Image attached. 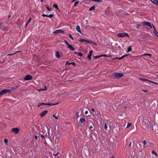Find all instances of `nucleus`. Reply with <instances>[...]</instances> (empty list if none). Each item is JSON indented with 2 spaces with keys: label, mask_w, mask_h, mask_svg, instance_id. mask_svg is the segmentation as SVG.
<instances>
[{
  "label": "nucleus",
  "mask_w": 158,
  "mask_h": 158,
  "mask_svg": "<svg viewBox=\"0 0 158 158\" xmlns=\"http://www.w3.org/2000/svg\"><path fill=\"white\" fill-rule=\"evenodd\" d=\"M113 76L116 78L117 79H118L123 77L124 75L123 73H114L113 74Z\"/></svg>",
  "instance_id": "f257e3e1"
},
{
  "label": "nucleus",
  "mask_w": 158,
  "mask_h": 158,
  "mask_svg": "<svg viewBox=\"0 0 158 158\" xmlns=\"http://www.w3.org/2000/svg\"><path fill=\"white\" fill-rule=\"evenodd\" d=\"M79 41H81V42H85L87 43L93 44L95 45H97V44L96 43L94 42V41H92V40H87L82 39L79 40Z\"/></svg>",
  "instance_id": "f03ea898"
},
{
  "label": "nucleus",
  "mask_w": 158,
  "mask_h": 158,
  "mask_svg": "<svg viewBox=\"0 0 158 158\" xmlns=\"http://www.w3.org/2000/svg\"><path fill=\"white\" fill-rule=\"evenodd\" d=\"M11 90L10 89H4L0 91V96L7 93L10 92Z\"/></svg>",
  "instance_id": "7ed1b4c3"
},
{
  "label": "nucleus",
  "mask_w": 158,
  "mask_h": 158,
  "mask_svg": "<svg viewBox=\"0 0 158 158\" xmlns=\"http://www.w3.org/2000/svg\"><path fill=\"white\" fill-rule=\"evenodd\" d=\"M117 36L118 37H123L126 36L129 37V35L126 33H119L117 34Z\"/></svg>",
  "instance_id": "20e7f679"
},
{
  "label": "nucleus",
  "mask_w": 158,
  "mask_h": 158,
  "mask_svg": "<svg viewBox=\"0 0 158 158\" xmlns=\"http://www.w3.org/2000/svg\"><path fill=\"white\" fill-rule=\"evenodd\" d=\"M152 128L155 132L158 133V126L156 124H154L152 127Z\"/></svg>",
  "instance_id": "39448f33"
},
{
  "label": "nucleus",
  "mask_w": 158,
  "mask_h": 158,
  "mask_svg": "<svg viewBox=\"0 0 158 158\" xmlns=\"http://www.w3.org/2000/svg\"><path fill=\"white\" fill-rule=\"evenodd\" d=\"M20 130L18 127L14 128L11 129L12 132H13L15 134H17L19 132Z\"/></svg>",
  "instance_id": "423d86ee"
},
{
  "label": "nucleus",
  "mask_w": 158,
  "mask_h": 158,
  "mask_svg": "<svg viewBox=\"0 0 158 158\" xmlns=\"http://www.w3.org/2000/svg\"><path fill=\"white\" fill-rule=\"evenodd\" d=\"M32 79V76L30 75H27L24 78V79L25 81L30 80Z\"/></svg>",
  "instance_id": "0eeeda50"
},
{
  "label": "nucleus",
  "mask_w": 158,
  "mask_h": 158,
  "mask_svg": "<svg viewBox=\"0 0 158 158\" xmlns=\"http://www.w3.org/2000/svg\"><path fill=\"white\" fill-rule=\"evenodd\" d=\"M142 23L143 24V25H146L147 26L150 27L151 28H152V27L150 22L144 21L142 22Z\"/></svg>",
  "instance_id": "6e6552de"
},
{
  "label": "nucleus",
  "mask_w": 158,
  "mask_h": 158,
  "mask_svg": "<svg viewBox=\"0 0 158 158\" xmlns=\"http://www.w3.org/2000/svg\"><path fill=\"white\" fill-rule=\"evenodd\" d=\"M48 111L47 110H45L41 112L40 114V117L41 118H42L44 117L45 115L46 114L48 113Z\"/></svg>",
  "instance_id": "1a4fd4ad"
},
{
  "label": "nucleus",
  "mask_w": 158,
  "mask_h": 158,
  "mask_svg": "<svg viewBox=\"0 0 158 158\" xmlns=\"http://www.w3.org/2000/svg\"><path fill=\"white\" fill-rule=\"evenodd\" d=\"M64 33V31L62 30H57L53 32V33L54 34L58 33Z\"/></svg>",
  "instance_id": "9d476101"
},
{
  "label": "nucleus",
  "mask_w": 158,
  "mask_h": 158,
  "mask_svg": "<svg viewBox=\"0 0 158 158\" xmlns=\"http://www.w3.org/2000/svg\"><path fill=\"white\" fill-rule=\"evenodd\" d=\"M67 48L72 51H74L75 49V48L73 47V46L70 44L68 46Z\"/></svg>",
  "instance_id": "9b49d317"
},
{
  "label": "nucleus",
  "mask_w": 158,
  "mask_h": 158,
  "mask_svg": "<svg viewBox=\"0 0 158 158\" xmlns=\"http://www.w3.org/2000/svg\"><path fill=\"white\" fill-rule=\"evenodd\" d=\"M131 56V55H130V54H126V55H123V56H121L120 57H116V58H117V59H118L119 60H121V59H122L123 57H125V56Z\"/></svg>",
  "instance_id": "f8f14e48"
},
{
  "label": "nucleus",
  "mask_w": 158,
  "mask_h": 158,
  "mask_svg": "<svg viewBox=\"0 0 158 158\" xmlns=\"http://www.w3.org/2000/svg\"><path fill=\"white\" fill-rule=\"evenodd\" d=\"M151 1L154 4L158 6V0H151Z\"/></svg>",
  "instance_id": "ddd939ff"
},
{
  "label": "nucleus",
  "mask_w": 158,
  "mask_h": 158,
  "mask_svg": "<svg viewBox=\"0 0 158 158\" xmlns=\"http://www.w3.org/2000/svg\"><path fill=\"white\" fill-rule=\"evenodd\" d=\"M85 118H80L79 121V123L80 124H81L83 122L85 121Z\"/></svg>",
  "instance_id": "4468645a"
},
{
  "label": "nucleus",
  "mask_w": 158,
  "mask_h": 158,
  "mask_svg": "<svg viewBox=\"0 0 158 158\" xmlns=\"http://www.w3.org/2000/svg\"><path fill=\"white\" fill-rule=\"evenodd\" d=\"M59 102H57V103H51V102H49V103H46V105H48V106H52V105H56L58 104V103Z\"/></svg>",
  "instance_id": "2eb2a0df"
},
{
  "label": "nucleus",
  "mask_w": 158,
  "mask_h": 158,
  "mask_svg": "<svg viewBox=\"0 0 158 158\" xmlns=\"http://www.w3.org/2000/svg\"><path fill=\"white\" fill-rule=\"evenodd\" d=\"M76 30L78 32L81 34V31L80 30V27L79 26H77L76 27Z\"/></svg>",
  "instance_id": "dca6fc26"
},
{
  "label": "nucleus",
  "mask_w": 158,
  "mask_h": 158,
  "mask_svg": "<svg viewBox=\"0 0 158 158\" xmlns=\"http://www.w3.org/2000/svg\"><path fill=\"white\" fill-rule=\"evenodd\" d=\"M56 56L57 58H59L60 57L59 52L58 51H56Z\"/></svg>",
  "instance_id": "f3484780"
},
{
  "label": "nucleus",
  "mask_w": 158,
  "mask_h": 158,
  "mask_svg": "<svg viewBox=\"0 0 158 158\" xmlns=\"http://www.w3.org/2000/svg\"><path fill=\"white\" fill-rule=\"evenodd\" d=\"M42 105H46V103L44 102L39 103L37 107H39L40 106H41Z\"/></svg>",
  "instance_id": "a211bd4d"
},
{
  "label": "nucleus",
  "mask_w": 158,
  "mask_h": 158,
  "mask_svg": "<svg viewBox=\"0 0 158 158\" xmlns=\"http://www.w3.org/2000/svg\"><path fill=\"white\" fill-rule=\"evenodd\" d=\"M99 56H100V57H102V56L109 57H111V56L110 55H107L106 54H102L100 55H99Z\"/></svg>",
  "instance_id": "6ab92c4d"
},
{
  "label": "nucleus",
  "mask_w": 158,
  "mask_h": 158,
  "mask_svg": "<svg viewBox=\"0 0 158 158\" xmlns=\"http://www.w3.org/2000/svg\"><path fill=\"white\" fill-rule=\"evenodd\" d=\"M95 6H94V5L93 6L89 8V10L90 11H91L92 10H94L95 9Z\"/></svg>",
  "instance_id": "aec40b11"
},
{
  "label": "nucleus",
  "mask_w": 158,
  "mask_h": 158,
  "mask_svg": "<svg viewBox=\"0 0 158 158\" xmlns=\"http://www.w3.org/2000/svg\"><path fill=\"white\" fill-rule=\"evenodd\" d=\"M89 129L91 131H93L94 129V125L93 124L92 125L90 126Z\"/></svg>",
  "instance_id": "412c9836"
},
{
  "label": "nucleus",
  "mask_w": 158,
  "mask_h": 158,
  "mask_svg": "<svg viewBox=\"0 0 158 158\" xmlns=\"http://www.w3.org/2000/svg\"><path fill=\"white\" fill-rule=\"evenodd\" d=\"M139 80L141 81H148V80L147 79H144V78H139Z\"/></svg>",
  "instance_id": "4be33fe9"
},
{
  "label": "nucleus",
  "mask_w": 158,
  "mask_h": 158,
  "mask_svg": "<svg viewBox=\"0 0 158 158\" xmlns=\"http://www.w3.org/2000/svg\"><path fill=\"white\" fill-rule=\"evenodd\" d=\"M54 16V15L53 14H51L49 15H47V17H48L50 18H52Z\"/></svg>",
  "instance_id": "5701e85b"
},
{
  "label": "nucleus",
  "mask_w": 158,
  "mask_h": 158,
  "mask_svg": "<svg viewBox=\"0 0 158 158\" xmlns=\"http://www.w3.org/2000/svg\"><path fill=\"white\" fill-rule=\"evenodd\" d=\"M131 50H132L131 47V46H129L128 48V49L127 50V52H128L130 51H131Z\"/></svg>",
  "instance_id": "b1692460"
},
{
  "label": "nucleus",
  "mask_w": 158,
  "mask_h": 158,
  "mask_svg": "<svg viewBox=\"0 0 158 158\" xmlns=\"http://www.w3.org/2000/svg\"><path fill=\"white\" fill-rule=\"evenodd\" d=\"M153 25V28H154V30L155 31H153V33L154 34H155V35H156V33H157V34H158V32H157V31L155 29V27L153 25Z\"/></svg>",
  "instance_id": "393cba45"
},
{
  "label": "nucleus",
  "mask_w": 158,
  "mask_h": 158,
  "mask_svg": "<svg viewBox=\"0 0 158 158\" xmlns=\"http://www.w3.org/2000/svg\"><path fill=\"white\" fill-rule=\"evenodd\" d=\"M109 140L110 141L111 143H114V140L113 139L112 137H110L109 139Z\"/></svg>",
  "instance_id": "a878e982"
},
{
  "label": "nucleus",
  "mask_w": 158,
  "mask_h": 158,
  "mask_svg": "<svg viewBox=\"0 0 158 158\" xmlns=\"http://www.w3.org/2000/svg\"><path fill=\"white\" fill-rule=\"evenodd\" d=\"M31 18H30L29 19V20L27 21V22L26 23L25 27H26L27 26V25L31 21Z\"/></svg>",
  "instance_id": "bb28decb"
},
{
  "label": "nucleus",
  "mask_w": 158,
  "mask_h": 158,
  "mask_svg": "<svg viewBox=\"0 0 158 158\" xmlns=\"http://www.w3.org/2000/svg\"><path fill=\"white\" fill-rule=\"evenodd\" d=\"M47 87L46 86H45V89H39L38 90L39 91H41L45 90H47Z\"/></svg>",
  "instance_id": "cd10ccee"
},
{
  "label": "nucleus",
  "mask_w": 158,
  "mask_h": 158,
  "mask_svg": "<svg viewBox=\"0 0 158 158\" xmlns=\"http://www.w3.org/2000/svg\"><path fill=\"white\" fill-rule=\"evenodd\" d=\"M53 6L54 7H55L58 10H59L58 6L57 4H54L53 5Z\"/></svg>",
  "instance_id": "c85d7f7f"
},
{
  "label": "nucleus",
  "mask_w": 158,
  "mask_h": 158,
  "mask_svg": "<svg viewBox=\"0 0 158 158\" xmlns=\"http://www.w3.org/2000/svg\"><path fill=\"white\" fill-rule=\"evenodd\" d=\"M148 81H149V82H150L151 83H154V84H156L158 85V83H157L156 82L152 81H151V80H148Z\"/></svg>",
  "instance_id": "c756f323"
},
{
  "label": "nucleus",
  "mask_w": 158,
  "mask_h": 158,
  "mask_svg": "<svg viewBox=\"0 0 158 158\" xmlns=\"http://www.w3.org/2000/svg\"><path fill=\"white\" fill-rule=\"evenodd\" d=\"M131 124H131V123L128 122L127 123V126L126 128H128L130 126H131Z\"/></svg>",
  "instance_id": "7c9ffc66"
},
{
  "label": "nucleus",
  "mask_w": 158,
  "mask_h": 158,
  "mask_svg": "<svg viewBox=\"0 0 158 158\" xmlns=\"http://www.w3.org/2000/svg\"><path fill=\"white\" fill-rule=\"evenodd\" d=\"M53 155L54 156H58V157H60V153H59L58 152L56 154H53Z\"/></svg>",
  "instance_id": "2f4dec72"
},
{
  "label": "nucleus",
  "mask_w": 158,
  "mask_h": 158,
  "mask_svg": "<svg viewBox=\"0 0 158 158\" xmlns=\"http://www.w3.org/2000/svg\"><path fill=\"white\" fill-rule=\"evenodd\" d=\"M35 139H36L38 140V141H39L40 139V138L39 137H38L37 135H36L35 136Z\"/></svg>",
  "instance_id": "473e14b6"
},
{
  "label": "nucleus",
  "mask_w": 158,
  "mask_h": 158,
  "mask_svg": "<svg viewBox=\"0 0 158 158\" xmlns=\"http://www.w3.org/2000/svg\"><path fill=\"white\" fill-rule=\"evenodd\" d=\"M152 154H155V155L156 156H157V153H156V152L155 151H152Z\"/></svg>",
  "instance_id": "72a5a7b5"
},
{
  "label": "nucleus",
  "mask_w": 158,
  "mask_h": 158,
  "mask_svg": "<svg viewBox=\"0 0 158 158\" xmlns=\"http://www.w3.org/2000/svg\"><path fill=\"white\" fill-rule=\"evenodd\" d=\"M6 58V57H5V58H3L2 59V61H1L0 60V62H1V63H4L5 62V60Z\"/></svg>",
  "instance_id": "f704fd0d"
},
{
  "label": "nucleus",
  "mask_w": 158,
  "mask_h": 158,
  "mask_svg": "<svg viewBox=\"0 0 158 158\" xmlns=\"http://www.w3.org/2000/svg\"><path fill=\"white\" fill-rule=\"evenodd\" d=\"M4 142L6 144V145H7L8 139H4Z\"/></svg>",
  "instance_id": "c9c22d12"
},
{
  "label": "nucleus",
  "mask_w": 158,
  "mask_h": 158,
  "mask_svg": "<svg viewBox=\"0 0 158 158\" xmlns=\"http://www.w3.org/2000/svg\"><path fill=\"white\" fill-rule=\"evenodd\" d=\"M77 55L80 56H83V54L81 52H78Z\"/></svg>",
  "instance_id": "e433bc0d"
},
{
  "label": "nucleus",
  "mask_w": 158,
  "mask_h": 158,
  "mask_svg": "<svg viewBox=\"0 0 158 158\" xmlns=\"http://www.w3.org/2000/svg\"><path fill=\"white\" fill-rule=\"evenodd\" d=\"M46 8L48 11H50L52 10V8H50V7L47 5L46 6Z\"/></svg>",
  "instance_id": "4c0bfd02"
},
{
  "label": "nucleus",
  "mask_w": 158,
  "mask_h": 158,
  "mask_svg": "<svg viewBox=\"0 0 158 158\" xmlns=\"http://www.w3.org/2000/svg\"><path fill=\"white\" fill-rule=\"evenodd\" d=\"M79 1H77V2H75L74 4V6H76L77 5L79 4Z\"/></svg>",
  "instance_id": "58836bf2"
},
{
  "label": "nucleus",
  "mask_w": 158,
  "mask_h": 158,
  "mask_svg": "<svg viewBox=\"0 0 158 158\" xmlns=\"http://www.w3.org/2000/svg\"><path fill=\"white\" fill-rule=\"evenodd\" d=\"M92 56V55L89 54L87 56V57L88 58V59L89 60H91V56Z\"/></svg>",
  "instance_id": "ea45409f"
},
{
  "label": "nucleus",
  "mask_w": 158,
  "mask_h": 158,
  "mask_svg": "<svg viewBox=\"0 0 158 158\" xmlns=\"http://www.w3.org/2000/svg\"><path fill=\"white\" fill-rule=\"evenodd\" d=\"M104 128L105 129H107V126L106 125V123H105V125H104Z\"/></svg>",
  "instance_id": "a19ab883"
},
{
  "label": "nucleus",
  "mask_w": 158,
  "mask_h": 158,
  "mask_svg": "<svg viewBox=\"0 0 158 158\" xmlns=\"http://www.w3.org/2000/svg\"><path fill=\"white\" fill-rule=\"evenodd\" d=\"M69 37L72 40H73V39H74L73 38V37L70 34H69Z\"/></svg>",
  "instance_id": "79ce46f5"
},
{
  "label": "nucleus",
  "mask_w": 158,
  "mask_h": 158,
  "mask_svg": "<svg viewBox=\"0 0 158 158\" xmlns=\"http://www.w3.org/2000/svg\"><path fill=\"white\" fill-rule=\"evenodd\" d=\"M143 55H144V56H145V55H148V56H152V55L150 54H149V53H146V54H144Z\"/></svg>",
  "instance_id": "37998d69"
},
{
  "label": "nucleus",
  "mask_w": 158,
  "mask_h": 158,
  "mask_svg": "<svg viewBox=\"0 0 158 158\" xmlns=\"http://www.w3.org/2000/svg\"><path fill=\"white\" fill-rule=\"evenodd\" d=\"M93 57L95 59H97V58L100 57V56H94L93 55Z\"/></svg>",
  "instance_id": "c03bdc74"
},
{
  "label": "nucleus",
  "mask_w": 158,
  "mask_h": 158,
  "mask_svg": "<svg viewBox=\"0 0 158 158\" xmlns=\"http://www.w3.org/2000/svg\"><path fill=\"white\" fill-rule=\"evenodd\" d=\"M72 64L74 66H76V63L74 62H71V64Z\"/></svg>",
  "instance_id": "a18cd8bd"
},
{
  "label": "nucleus",
  "mask_w": 158,
  "mask_h": 158,
  "mask_svg": "<svg viewBox=\"0 0 158 158\" xmlns=\"http://www.w3.org/2000/svg\"><path fill=\"white\" fill-rule=\"evenodd\" d=\"M52 116L54 118L56 119H58V117L56 116L54 114H53L52 115Z\"/></svg>",
  "instance_id": "49530a36"
},
{
  "label": "nucleus",
  "mask_w": 158,
  "mask_h": 158,
  "mask_svg": "<svg viewBox=\"0 0 158 158\" xmlns=\"http://www.w3.org/2000/svg\"><path fill=\"white\" fill-rule=\"evenodd\" d=\"M38 148V146L37 145V143H36L35 146V147L34 148V149H36Z\"/></svg>",
  "instance_id": "de8ad7c7"
},
{
  "label": "nucleus",
  "mask_w": 158,
  "mask_h": 158,
  "mask_svg": "<svg viewBox=\"0 0 158 158\" xmlns=\"http://www.w3.org/2000/svg\"><path fill=\"white\" fill-rule=\"evenodd\" d=\"M64 42L66 45L68 46L69 44L68 43V42L66 40H64Z\"/></svg>",
  "instance_id": "09e8293b"
},
{
  "label": "nucleus",
  "mask_w": 158,
  "mask_h": 158,
  "mask_svg": "<svg viewBox=\"0 0 158 158\" xmlns=\"http://www.w3.org/2000/svg\"><path fill=\"white\" fill-rule=\"evenodd\" d=\"M141 25L140 24H137L136 27L137 29H139V27H141Z\"/></svg>",
  "instance_id": "8fccbe9b"
},
{
  "label": "nucleus",
  "mask_w": 158,
  "mask_h": 158,
  "mask_svg": "<svg viewBox=\"0 0 158 158\" xmlns=\"http://www.w3.org/2000/svg\"><path fill=\"white\" fill-rule=\"evenodd\" d=\"M76 114L77 116L78 117H79V112H78L77 111L76 113Z\"/></svg>",
  "instance_id": "3c124183"
},
{
  "label": "nucleus",
  "mask_w": 158,
  "mask_h": 158,
  "mask_svg": "<svg viewBox=\"0 0 158 158\" xmlns=\"http://www.w3.org/2000/svg\"><path fill=\"white\" fill-rule=\"evenodd\" d=\"M67 64H68V65H69L71 64V63H69V62L68 61H67L66 62L65 65H67Z\"/></svg>",
  "instance_id": "603ef678"
},
{
  "label": "nucleus",
  "mask_w": 158,
  "mask_h": 158,
  "mask_svg": "<svg viewBox=\"0 0 158 158\" xmlns=\"http://www.w3.org/2000/svg\"><path fill=\"white\" fill-rule=\"evenodd\" d=\"M80 110L81 111V113H83V109L82 108H80Z\"/></svg>",
  "instance_id": "864d4df0"
},
{
  "label": "nucleus",
  "mask_w": 158,
  "mask_h": 158,
  "mask_svg": "<svg viewBox=\"0 0 158 158\" xmlns=\"http://www.w3.org/2000/svg\"><path fill=\"white\" fill-rule=\"evenodd\" d=\"M142 91H143L144 92H148V90H143V89L142 90Z\"/></svg>",
  "instance_id": "5fc2aeb1"
},
{
  "label": "nucleus",
  "mask_w": 158,
  "mask_h": 158,
  "mask_svg": "<svg viewBox=\"0 0 158 158\" xmlns=\"http://www.w3.org/2000/svg\"><path fill=\"white\" fill-rule=\"evenodd\" d=\"M89 54L92 55V53L93 52V51L92 50H91L89 51Z\"/></svg>",
  "instance_id": "6e6d98bb"
},
{
  "label": "nucleus",
  "mask_w": 158,
  "mask_h": 158,
  "mask_svg": "<svg viewBox=\"0 0 158 158\" xmlns=\"http://www.w3.org/2000/svg\"><path fill=\"white\" fill-rule=\"evenodd\" d=\"M42 16L43 17H47V15H45V14H43L42 15Z\"/></svg>",
  "instance_id": "4d7b16f0"
},
{
  "label": "nucleus",
  "mask_w": 158,
  "mask_h": 158,
  "mask_svg": "<svg viewBox=\"0 0 158 158\" xmlns=\"http://www.w3.org/2000/svg\"><path fill=\"white\" fill-rule=\"evenodd\" d=\"M15 53H12V54H8L7 55V56H10V55H14V54H15Z\"/></svg>",
  "instance_id": "13d9d810"
},
{
  "label": "nucleus",
  "mask_w": 158,
  "mask_h": 158,
  "mask_svg": "<svg viewBox=\"0 0 158 158\" xmlns=\"http://www.w3.org/2000/svg\"><path fill=\"white\" fill-rule=\"evenodd\" d=\"M143 143L144 144V145H145L146 144V141L145 140L143 141Z\"/></svg>",
  "instance_id": "bf43d9fd"
},
{
  "label": "nucleus",
  "mask_w": 158,
  "mask_h": 158,
  "mask_svg": "<svg viewBox=\"0 0 158 158\" xmlns=\"http://www.w3.org/2000/svg\"><path fill=\"white\" fill-rule=\"evenodd\" d=\"M88 113V111L87 110L85 111V114H87Z\"/></svg>",
  "instance_id": "052dcab7"
},
{
  "label": "nucleus",
  "mask_w": 158,
  "mask_h": 158,
  "mask_svg": "<svg viewBox=\"0 0 158 158\" xmlns=\"http://www.w3.org/2000/svg\"><path fill=\"white\" fill-rule=\"evenodd\" d=\"M78 52H74V53L75 54H78Z\"/></svg>",
  "instance_id": "680f3d73"
},
{
  "label": "nucleus",
  "mask_w": 158,
  "mask_h": 158,
  "mask_svg": "<svg viewBox=\"0 0 158 158\" xmlns=\"http://www.w3.org/2000/svg\"><path fill=\"white\" fill-rule=\"evenodd\" d=\"M91 110H92L93 111H94V112L95 111V110H94V108H92V109H91Z\"/></svg>",
  "instance_id": "e2e57ef3"
},
{
  "label": "nucleus",
  "mask_w": 158,
  "mask_h": 158,
  "mask_svg": "<svg viewBox=\"0 0 158 158\" xmlns=\"http://www.w3.org/2000/svg\"><path fill=\"white\" fill-rule=\"evenodd\" d=\"M131 142H130V144H129V146L131 147Z\"/></svg>",
  "instance_id": "0e129e2a"
},
{
  "label": "nucleus",
  "mask_w": 158,
  "mask_h": 158,
  "mask_svg": "<svg viewBox=\"0 0 158 158\" xmlns=\"http://www.w3.org/2000/svg\"><path fill=\"white\" fill-rule=\"evenodd\" d=\"M110 158H114V156H111Z\"/></svg>",
  "instance_id": "69168bd1"
},
{
  "label": "nucleus",
  "mask_w": 158,
  "mask_h": 158,
  "mask_svg": "<svg viewBox=\"0 0 158 158\" xmlns=\"http://www.w3.org/2000/svg\"><path fill=\"white\" fill-rule=\"evenodd\" d=\"M41 136L42 137H43L44 138H45V137H44V136L43 135H41Z\"/></svg>",
  "instance_id": "338daca9"
},
{
  "label": "nucleus",
  "mask_w": 158,
  "mask_h": 158,
  "mask_svg": "<svg viewBox=\"0 0 158 158\" xmlns=\"http://www.w3.org/2000/svg\"><path fill=\"white\" fill-rule=\"evenodd\" d=\"M8 18H10V15H8Z\"/></svg>",
  "instance_id": "774afa93"
}]
</instances>
